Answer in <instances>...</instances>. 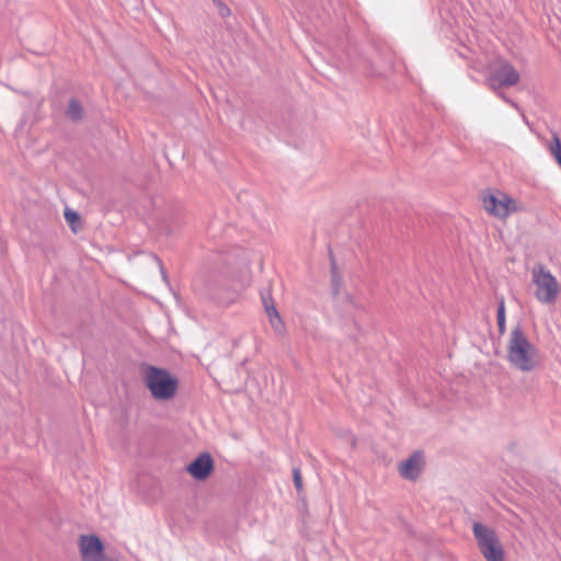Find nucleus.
Returning a JSON list of instances; mask_svg holds the SVG:
<instances>
[{
	"mask_svg": "<svg viewBox=\"0 0 561 561\" xmlns=\"http://www.w3.org/2000/svg\"><path fill=\"white\" fill-rule=\"evenodd\" d=\"M142 380L153 399L168 401L178 391L179 380L168 369L157 366H147L144 369Z\"/></svg>",
	"mask_w": 561,
	"mask_h": 561,
	"instance_id": "f03ea898",
	"label": "nucleus"
},
{
	"mask_svg": "<svg viewBox=\"0 0 561 561\" xmlns=\"http://www.w3.org/2000/svg\"><path fill=\"white\" fill-rule=\"evenodd\" d=\"M424 465L423 453L415 450L408 459L399 465L398 470L404 480L415 481L421 476Z\"/></svg>",
	"mask_w": 561,
	"mask_h": 561,
	"instance_id": "6e6552de",
	"label": "nucleus"
},
{
	"mask_svg": "<svg viewBox=\"0 0 561 561\" xmlns=\"http://www.w3.org/2000/svg\"><path fill=\"white\" fill-rule=\"evenodd\" d=\"M335 274H340V273L337 271L335 260L333 259V256H331V276H335Z\"/></svg>",
	"mask_w": 561,
	"mask_h": 561,
	"instance_id": "412c9836",
	"label": "nucleus"
},
{
	"mask_svg": "<svg viewBox=\"0 0 561 561\" xmlns=\"http://www.w3.org/2000/svg\"><path fill=\"white\" fill-rule=\"evenodd\" d=\"M66 115L72 122H79L82 119L83 107L77 99H75V98L70 99V101L68 103V107L66 110Z\"/></svg>",
	"mask_w": 561,
	"mask_h": 561,
	"instance_id": "f8f14e48",
	"label": "nucleus"
},
{
	"mask_svg": "<svg viewBox=\"0 0 561 561\" xmlns=\"http://www.w3.org/2000/svg\"><path fill=\"white\" fill-rule=\"evenodd\" d=\"M220 14H221L222 16L229 15V14H230V10H229V8H228V7H226V5H224V7L221 8V10H220Z\"/></svg>",
	"mask_w": 561,
	"mask_h": 561,
	"instance_id": "4be33fe9",
	"label": "nucleus"
},
{
	"mask_svg": "<svg viewBox=\"0 0 561 561\" xmlns=\"http://www.w3.org/2000/svg\"><path fill=\"white\" fill-rule=\"evenodd\" d=\"M500 98H502L506 103H508L511 106H513L514 108H516L517 111H519V106L516 102H514L513 100H511L510 98H507L504 93H499Z\"/></svg>",
	"mask_w": 561,
	"mask_h": 561,
	"instance_id": "aec40b11",
	"label": "nucleus"
},
{
	"mask_svg": "<svg viewBox=\"0 0 561 561\" xmlns=\"http://www.w3.org/2000/svg\"><path fill=\"white\" fill-rule=\"evenodd\" d=\"M194 289L207 299L222 304L231 301V298H225L222 293L224 288L221 284L216 279H208L206 282L195 280Z\"/></svg>",
	"mask_w": 561,
	"mask_h": 561,
	"instance_id": "1a4fd4ad",
	"label": "nucleus"
},
{
	"mask_svg": "<svg viewBox=\"0 0 561 561\" xmlns=\"http://www.w3.org/2000/svg\"><path fill=\"white\" fill-rule=\"evenodd\" d=\"M506 359L513 368L522 373L534 371L540 366V352L529 341L520 323L511 330L506 346Z\"/></svg>",
	"mask_w": 561,
	"mask_h": 561,
	"instance_id": "f257e3e1",
	"label": "nucleus"
},
{
	"mask_svg": "<svg viewBox=\"0 0 561 561\" xmlns=\"http://www.w3.org/2000/svg\"><path fill=\"white\" fill-rule=\"evenodd\" d=\"M332 282V295L335 297L340 293V288L342 286V277L340 274H335V276H331Z\"/></svg>",
	"mask_w": 561,
	"mask_h": 561,
	"instance_id": "2eb2a0df",
	"label": "nucleus"
},
{
	"mask_svg": "<svg viewBox=\"0 0 561 561\" xmlns=\"http://www.w3.org/2000/svg\"><path fill=\"white\" fill-rule=\"evenodd\" d=\"M533 282L537 287L535 296L540 302L551 304L556 300L559 293L558 282L543 265L534 268Z\"/></svg>",
	"mask_w": 561,
	"mask_h": 561,
	"instance_id": "20e7f679",
	"label": "nucleus"
},
{
	"mask_svg": "<svg viewBox=\"0 0 561 561\" xmlns=\"http://www.w3.org/2000/svg\"><path fill=\"white\" fill-rule=\"evenodd\" d=\"M267 316L271 323V327L278 335H283L285 332V324L275 307L274 304L271 307H267Z\"/></svg>",
	"mask_w": 561,
	"mask_h": 561,
	"instance_id": "9b49d317",
	"label": "nucleus"
},
{
	"mask_svg": "<svg viewBox=\"0 0 561 561\" xmlns=\"http://www.w3.org/2000/svg\"><path fill=\"white\" fill-rule=\"evenodd\" d=\"M549 151L556 160L561 157V139L556 133L553 134L552 141L549 146Z\"/></svg>",
	"mask_w": 561,
	"mask_h": 561,
	"instance_id": "4468645a",
	"label": "nucleus"
},
{
	"mask_svg": "<svg viewBox=\"0 0 561 561\" xmlns=\"http://www.w3.org/2000/svg\"><path fill=\"white\" fill-rule=\"evenodd\" d=\"M472 533L479 550L486 561H504V549L493 528L474 522Z\"/></svg>",
	"mask_w": 561,
	"mask_h": 561,
	"instance_id": "7ed1b4c3",
	"label": "nucleus"
},
{
	"mask_svg": "<svg viewBox=\"0 0 561 561\" xmlns=\"http://www.w3.org/2000/svg\"><path fill=\"white\" fill-rule=\"evenodd\" d=\"M80 551L82 561H112L104 554L103 542L95 535L81 536Z\"/></svg>",
	"mask_w": 561,
	"mask_h": 561,
	"instance_id": "0eeeda50",
	"label": "nucleus"
},
{
	"mask_svg": "<svg viewBox=\"0 0 561 561\" xmlns=\"http://www.w3.org/2000/svg\"><path fill=\"white\" fill-rule=\"evenodd\" d=\"M65 219L71 225L73 226V224L76 221H79L80 220V216L77 211L75 210H70V209H67L65 211ZM72 230H75V227H72Z\"/></svg>",
	"mask_w": 561,
	"mask_h": 561,
	"instance_id": "dca6fc26",
	"label": "nucleus"
},
{
	"mask_svg": "<svg viewBox=\"0 0 561 561\" xmlns=\"http://www.w3.org/2000/svg\"><path fill=\"white\" fill-rule=\"evenodd\" d=\"M496 318H497L499 333L501 335H503L506 331L505 302H504L503 298H501V300L499 302Z\"/></svg>",
	"mask_w": 561,
	"mask_h": 561,
	"instance_id": "ddd939ff",
	"label": "nucleus"
},
{
	"mask_svg": "<svg viewBox=\"0 0 561 561\" xmlns=\"http://www.w3.org/2000/svg\"><path fill=\"white\" fill-rule=\"evenodd\" d=\"M262 301L264 304L265 311L267 312V307L270 308L272 304H274L270 294H262Z\"/></svg>",
	"mask_w": 561,
	"mask_h": 561,
	"instance_id": "a211bd4d",
	"label": "nucleus"
},
{
	"mask_svg": "<svg viewBox=\"0 0 561 561\" xmlns=\"http://www.w3.org/2000/svg\"><path fill=\"white\" fill-rule=\"evenodd\" d=\"M520 76L507 61H503L499 68L486 77V84L494 91L501 88L513 87L519 82Z\"/></svg>",
	"mask_w": 561,
	"mask_h": 561,
	"instance_id": "423d86ee",
	"label": "nucleus"
},
{
	"mask_svg": "<svg viewBox=\"0 0 561 561\" xmlns=\"http://www.w3.org/2000/svg\"><path fill=\"white\" fill-rule=\"evenodd\" d=\"M214 469V460L208 453L197 456L188 466V473L196 480H205Z\"/></svg>",
	"mask_w": 561,
	"mask_h": 561,
	"instance_id": "9d476101",
	"label": "nucleus"
},
{
	"mask_svg": "<svg viewBox=\"0 0 561 561\" xmlns=\"http://www.w3.org/2000/svg\"><path fill=\"white\" fill-rule=\"evenodd\" d=\"M561 168V157L556 160Z\"/></svg>",
	"mask_w": 561,
	"mask_h": 561,
	"instance_id": "5701e85b",
	"label": "nucleus"
},
{
	"mask_svg": "<svg viewBox=\"0 0 561 561\" xmlns=\"http://www.w3.org/2000/svg\"><path fill=\"white\" fill-rule=\"evenodd\" d=\"M293 476H294L295 488L298 492H300L302 490V479H301L300 470L298 468H294Z\"/></svg>",
	"mask_w": 561,
	"mask_h": 561,
	"instance_id": "f3484780",
	"label": "nucleus"
},
{
	"mask_svg": "<svg viewBox=\"0 0 561 561\" xmlns=\"http://www.w3.org/2000/svg\"><path fill=\"white\" fill-rule=\"evenodd\" d=\"M154 260L157 261V263L159 265L160 273H161V276H162L163 280H167L168 279V275H167V272L164 270L162 261L158 256H154Z\"/></svg>",
	"mask_w": 561,
	"mask_h": 561,
	"instance_id": "6ab92c4d",
	"label": "nucleus"
},
{
	"mask_svg": "<svg viewBox=\"0 0 561 561\" xmlns=\"http://www.w3.org/2000/svg\"><path fill=\"white\" fill-rule=\"evenodd\" d=\"M484 209L492 216L505 219L518 211L519 207L514 198L503 192L486 194L482 198Z\"/></svg>",
	"mask_w": 561,
	"mask_h": 561,
	"instance_id": "39448f33",
	"label": "nucleus"
}]
</instances>
